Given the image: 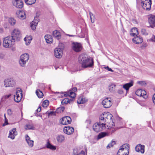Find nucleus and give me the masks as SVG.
<instances>
[{
  "mask_svg": "<svg viewBox=\"0 0 155 155\" xmlns=\"http://www.w3.org/2000/svg\"><path fill=\"white\" fill-rule=\"evenodd\" d=\"M78 61L79 63L81 64L82 67L83 68H91L94 65L93 58L88 57L84 54H82L79 55Z\"/></svg>",
  "mask_w": 155,
  "mask_h": 155,
  "instance_id": "obj_1",
  "label": "nucleus"
},
{
  "mask_svg": "<svg viewBox=\"0 0 155 155\" xmlns=\"http://www.w3.org/2000/svg\"><path fill=\"white\" fill-rule=\"evenodd\" d=\"M112 115L109 112L104 113L101 115L99 120L101 121V123L106 124L105 123H110V122H113V120L112 119Z\"/></svg>",
  "mask_w": 155,
  "mask_h": 155,
  "instance_id": "obj_2",
  "label": "nucleus"
},
{
  "mask_svg": "<svg viewBox=\"0 0 155 155\" xmlns=\"http://www.w3.org/2000/svg\"><path fill=\"white\" fill-rule=\"evenodd\" d=\"M15 41L10 36L4 38L3 41V45L5 48L11 47L15 44Z\"/></svg>",
  "mask_w": 155,
  "mask_h": 155,
  "instance_id": "obj_3",
  "label": "nucleus"
},
{
  "mask_svg": "<svg viewBox=\"0 0 155 155\" xmlns=\"http://www.w3.org/2000/svg\"><path fill=\"white\" fill-rule=\"evenodd\" d=\"M129 144L125 143L121 146L117 155H128L129 153Z\"/></svg>",
  "mask_w": 155,
  "mask_h": 155,
  "instance_id": "obj_4",
  "label": "nucleus"
},
{
  "mask_svg": "<svg viewBox=\"0 0 155 155\" xmlns=\"http://www.w3.org/2000/svg\"><path fill=\"white\" fill-rule=\"evenodd\" d=\"M105 124H104L102 123H101V121L100 120L99 122L95 123L93 126V130L97 132L102 131L103 130L105 129L106 127Z\"/></svg>",
  "mask_w": 155,
  "mask_h": 155,
  "instance_id": "obj_5",
  "label": "nucleus"
},
{
  "mask_svg": "<svg viewBox=\"0 0 155 155\" xmlns=\"http://www.w3.org/2000/svg\"><path fill=\"white\" fill-rule=\"evenodd\" d=\"M29 58V56L28 54L25 53L22 54L20 57L19 61L20 65L22 67H25Z\"/></svg>",
  "mask_w": 155,
  "mask_h": 155,
  "instance_id": "obj_6",
  "label": "nucleus"
},
{
  "mask_svg": "<svg viewBox=\"0 0 155 155\" xmlns=\"http://www.w3.org/2000/svg\"><path fill=\"white\" fill-rule=\"evenodd\" d=\"M10 36L12 37L15 41H19L21 38L20 31L18 29H14L12 33L11 36Z\"/></svg>",
  "mask_w": 155,
  "mask_h": 155,
  "instance_id": "obj_7",
  "label": "nucleus"
},
{
  "mask_svg": "<svg viewBox=\"0 0 155 155\" xmlns=\"http://www.w3.org/2000/svg\"><path fill=\"white\" fill-rule=\"evenodd\" d=\"M151 0H141V5L143 8L146 10L151 9L152 4Z\"/></svg>",
  "mask_w": 155,
  "mask_h": 155,
  "instance_id": "obj_8",
  "label": "nucleus"
},
{
  "mask_svg": "<svg viewBox=\"0 0 155 155\" xmlns=\"http://www.w3.org/2000/svg\"><path fill=\"white\" fill-rule=\"evenodd\" d=\"M72 48L73 51L77 52L81 51L82 49V46L80 43L73 42L71 44Z\"/></svg>",
  "mask_w": 155,
  "mask_h": 155,
  "instance_id": "obj_9",
  "label": "nucleus"
},
{
  "mask_svg": "<svg viewBox=\"0 0 155 155\" xmlns=\"http://www.w3.org/2000/svg\"><path fill=\"white\" fill-rule=\"evenodd\" d=\"M102 104L105 108L110 107L112 104L110 98L107 97L104 99L102 102Z\"/></svg>",
  "mask_w": 155,
  "mask_h": 155,
  "instance_id": "obj_10",
  "label": "nucleus"
},
{
  "mask_svg": "<svg viewBox=\"0 0 155 155\" xmlns=\"http://www.w3.org/2000/svg\"><path fill=\"white\" fill-rule=\"evenodd\" d=\"M61 45H63L62 44ZM64 48V46H63L61 48H56L54 50V55L56 57L58 58H60L62 57V50Z\"/></svg>",
  "mask_w": 155,
  "mask_h": 155,
  "instance_id": "obj_11",
  "label": "nucleus"
},
{
  "mask_svg": "<svg viewBox=\"0 0 155 155\" xmlns=\"http://www.w3.org/2000/svg\"><path fill=\"white\" fill-rule=\"evenodd\" d=\"M22 94L21 90H17L15 95L14 96V101L16 102H19L22 98Z\"/></svg>",
  "mask_w": 155,
  "mask_h": 155,
  "instance_id": "obj_12",
  "label": "nucleus"
},
{
  "mask_svg": "<svg viewBox=\"0 0 155 155\" xmlns=\"http://www.w3.org/2000/svg\"><path fill=\"white\" fill-rule=\"evenodd\" d=\"M71 121V119L70 117H63L60 119V123L63 125H67L70 124Z\"/></svg>",
  "mask_w": 155,
  "mask_h": 155,
  "instance_id": "obj_13",
  "label": "nucleus"
},
{
  "mask_svg": "<svg viewBox=\"0 0 155 155\" xmlns=\"http://www.w3.org/2000/svg\"><path fill=\"white\" fill-rule=\"evenodd\" d=\"M148 22L151 28L155 27V15H150L148 16Z\"/></svg>",
  "mask_w": 155,
  "mask_h": 155,
  "instance_id": "obj_14",
  "label": "nucleus"
},
{
  "mask_svg": "<svg viewBox=\"0 0 155 155\" xmlns=\"http://www.w3.org/2000/svg\"><path fill=\"white\" fill-rule=\"evenodd\" d=\"M12 3L14 6L18 8H21L23 6V2L21 0H13Z\"/></svg>",
  "mask_w": 155,
  "mask_h": 155,
  "instance_id": "obj_15",
  "label": "nucleus"
},
{
  "mask_svg": "<svg viewBox=\"0 0 155 155\" xmlns=\"http://www.w3.org/2000/svg\"><path fill=\"white\" fill-rule=\"evenodd\" d=\"M135 93L138 96L143 97L144 98L146 99L147 97V93L144 90L139 89L136 91Z\"/></svg>",
  "mask_w": 155,
  "mask_h": 155,
  "instance_id": "obj_16",
  "label": "nucleus"
},
{
  "mask_svg": "<svg viewBox=\"0 0 155 155\" xmlns=\"http://www.w3.org/2000/svg\"><path fill=\"white\" fill-rule=\"evenodd\" d=\"M14 83L13 80L11 79L5 80L4 82L5 86L6 87H12Z\"/></svg>",
  "mask_w": 155,
  "mask_h": 155,
  "instance_id": "obj_17",
  "label": "nucleus"
},
{
  "mask_svg": "<svg viewBox=\"0 0 155 155\" xmlns=\"http://www.w3.org/2000/svg\"><path fill=\"white\" fill-rule=\"evenodd\" d=\"M74 131V128L71 127H65L64 129V132L68 135L71 134Z\"/></svg>",
  "mask_w": 155,
  "mask_h": 155,
  "instance_id": "obj_18",
  "label": "nucleus"
},
{
  "mask_svg": "<svg viewBox=\"0 0 155 155\" xmlns=\"http://www.w3.org/2000/svg\"><path fill=\"white\" fill-rule=\"evenodd\" d=\"M133 42L137 44H140L143 42V39L142 37L140 36H135L134 38L132 39Z\"/></svg>",
  "mask_w": 155,
  "mask_h": 155,
  "instance_id": "obj_19",
  "label": "nucleus"
},
{
  "mask_svg": "<svg viewBox=\"0 0 155 155\" xmlns=\"http://www.w3.org/2000/svg\"><path fill=\"white\" fill-rule=\"evenodd\" d=\"M17 135V133L16 128H14L9 131V135L8 137L12 139H14L15 136Z\"/></svg>",
  "mask_w": 155,
  "mask_h": 155,
  "instance_id": "obj_20",
  "label": "nucleus"
},
{
  "mask_svg": "<svg viewBox=\"0 0 155 155\" xmlns=\"http://www.w3.org/2000/svg\"><path fill=\"white\" fill-rule=\"evenodd\" d=\"M144 145L139 144L136 147L135 150L137 152H140L141 153H143L144 152Z\"/></svg>",
  "mask_w": 155,
  "mask_h": 155,
  "instance_id": "obj_21",
  "label": "nucleus"
},
{
  "mask_svg": "<svg viewBox=\"0 0 155 155\" xmlns=\"http://www.w3.org/2000/svg\"><path fill=\"white\" fill-rule=\"evenodd\" d=\"M25 140L28 144V146L30 147H32L34 146V141L30 140V138L27 134L25 136Z\"/></svg>",
  "mask_w": 155,
  "mask_h": 155,
  "instance_id": "obj_22",
  "label": "nucleus"
},
{
  "mask_svg": "<svg viewBox=\"0 0 155 155\" xmlns=\"http://www.w3.org/2000/svg\"><path fill=\"white\" fill-rule=\"evenodd\" d=\"M139 34V32L137 28H133L131 31V32L130 33V36L133 37L137 36Z\"/></svg>",
  "mask_w": 155,
  "mask_h": 155,
  "instance_id": "obj_23",
  "label": "nucleus"
},
{
  "mask_svg": "<svg viewBox=\"0 0 155 155\" xmlns=\"http://www.w3.org/2000/svg\"><path fill=\"white\" fill-rule=\"evenodd\" d=\"M133 85V82L131 81L129 83H126L122 85L123 86V87L127 91H128L129 88L132 86Z\"/></svg>",
  "mask_w": 155,
  "mask_h": 155,
  "instance_id": "obj_24",
  "label": "nucleus"
},
{
  "mask_svg": "<svg viewBox=\"0 0 155 155\" xmlns=\"http://www.w3.org/2000/svg\"><path fill=\"white\" fill-rule=\"evenodd\" d=\"M53 35L54 37L58 40H59L61 38V35L60 32L57 30H55L53 31Z\"/></svg>",
  "mask_w": 155,
  "mask_h": 155,
  "instance_id": "obj_25",
  "label": "nucleus"
},
{
  "mask_svg": "<svg viewBox=\"0 0 155 155\" xmlns=\"http://www.w3.org/2000/svg\"><path fill=\"white\" fill-rule=\"evenodd\" d=\"M45 38L46 42L48 43H50L53 41V39L51 36L49 35H45Z\"/></svg>",
  "mask_w": 155,
  "mask_h": 155,
  "instance_id": "obj_26",
  "label": "nucleus"
},
{
  "mask_svg": "<svg viewBox=\"0 0 155 155\" xmlns=\"http://www.w3.org/2000/svg\"><path fill=\"white\" fill-rule=\"evenodd\" d=\"M18 17L20 19H23L25 18V14L24 12L19 11L18 14Z\"/></svg>",
  "mask_w": 155,
  "mask_h": 155,
  "instance_id": "obj_27",
  "label": "nucleus"
},
{
  "mask_svg": "<svg viewBox=\"0 0 155 155\" xmlns=\"http://www.w3.org/2000/svg\"><path fill=\"white\" fill-rule=\"evenodd\" d=\"M87 101V100L84 97H80L78 98L77 102L78 104H84Z\"/></svg>",
  "mask_w": 155,
  "mask_h": 155,
  "instance_id": "obj_28",
  "label": "nucleus"
},
{
  "mask_svg": "<svg viewBox=\"0 0 155 155\" xmlns=\"http://www.w3.org/2000/svg\"><path fill=\"white\" fill-rule=\"evenodd\" d=\"M116 85L114 83H112L109 84L108 86L109 90L111 92H113L115 91Z\"/></svg>",
  "mask_w": 155,
  "mask_h": 155,
  "instance_id": "obj_29",
  "label": "nucleus"
},
{
  "mask_svg": "<svg viewBox=\"0 0 155 155\" xmlns=\"http://www.w3.org/2000/svg\"><path fill=\"white\" fill-rule=\"evenodd\" d=\"M64 136L61 135H59L56 137L57 140L58 142L61 143L64 140Z\"/></svg>",
  "mask_w": 155,
  "mask_h": 155,
  "instance_id": "obj_30",
  "label": "nucleus"
},
{
  "mask_svg": "<svg viewBox=\"0 0 155 155\" xmlns=\"http://www.w3.org/2000/svg\"><path fill=\"white\" fill-rule=\"evenodd\" d=\"M46 147L52 150H55L56 149V147L51 145L49 142L47 143Z\"/></svg>",
  "mask_w": 155,
  "mask_h": 155,
  "instance_id": "obj_31",
  "label": "nucleus"
},
{
  "mask_svg": "<svg viewBox=\"0 0 155 155\" xmlns=\"http://www.w3.org/2000/svg\"><path fill=\"white\" fill-rule=\"evenodd\" d=\"M36 94L38 97L39 98L42 97L43 96V93L40 90H37L36 91Z\"/></svg>",
  "mask_w": 155,
  "mask_h": 155,
  "instance_id": "obj_32",
  "label": "nucleus"
},
{
  "mask_svg": "<svg viewBox=\"0 0 155 155\" xmlns=\"http://www.w3.org/2000/svg\"><path fill=\"white\" fill-rule=\"evenodd\" d=\"M32 38L31 37H26L24 38V40L26 42V44L27 45H29L31 42Z\"/></svg>",
  "mask_w": 155,
  "mask_h": 155,
  "instance_id": "obj_33",
  "label": "nucleus"
},
{
  "mask_svg": "<svg viewBox=\"0 0 155 155\" xmlns=\"http://www.w3.org/2000/svg\"><path fill=\"white\" fill-rule=\"evenodd\" d=\"M25 129L26 130H34V127L32 125L30 124H27L25 127Z\"/></svg>",
  "mask_w": 155,
  "mask_h": 155,
  "instance_id": "obj_34",
  "label": "nucleus"
},
{
  "mask_svg": "<svg viewBox=\"0 0 155 155\" xmlns=\"http://www.w3.org/2000/svg\"><path fill=\"white\" fill-rule=\"evenodd\" d=\"M36 0H25V3L27 5H31L35 3Z\"/></svg>",
  "mask_w": 155,
  "mask_h": 155,
  "instance_id": "obj_35",
  "label": "nucleus"
},
{
  "mask_svg": "<svg viewBox=\"0 0 155 155\" xmlns=\"http://www.w3.org/2000/svg\"><path fill=\"white\" fill-rule=\"evenodd\" d=\"M8 21L11 25H14L16 23L15 20L12 18H9L8 20Z\"/></svg>",
  "mask_w": 155,
  "mask_h": 155,
  "instance_id": "obj_36",
  "label": "nucleus"
},
{
  "mask_svg": "<svg viewBox=\"0 0 155 155\" xmlns=\"http://www.w3.org/2000/svg\"><path fill=\"white\" fill-rule=\"evenodd\" d=\"M38 22L36 23L34 21H33L31 24V28L33 30H35L36 28V26L37 25Z\"/></svg>",
  "mask_w": 155,
  "mask_h": 155,
  "instance_id": "obj_37",
  "label": "nucleus"
},
{
  "mask_svg": "<svg viewBox=\"0 0 155 155\" xmlns=\"http://www.w3.org/2000/svg\"><path fill=\"white\" fill-rule=\"evenodd\" d=\"M107 134L105 132H101L97 136L98 139H100L102 138H103L106 135H107Z\"/></svg>",
  "mask_w": 155,
  "mask_h": 155,
  "instance_id": "obj_38",
  "label": "nucleus"
},
{
  "mask_svg": "<svg viewBox=\"0 0 155 155\" xmlns=\"http://www.w3.org/2000/svg\"><path fill=\"white\" fill-rule=\"evenodd\" d=\"M90 16L91 22L92 23H94L95 18V16L91 12H90Z\"/></svg>",
  "mask_w": 155,
  "mask_h": 155,
  "instance_id": "obj_39",
  "label": "nucleus"
},
{
  "mask_svg": "<svg viewBox=\"0 0 155 155\" xmlns=\"http://www.w3.org/2000/svg\"><path fill=\"white\" fill-rule=\"evenodd\" d=\"M64 109V107H59L57 109L56 112L58 113L61 112V111L63 112Z\"/></svg>",
  "mask_w": 155,
  "mask_h": 155,
  "instance_id": "obj_40",
  "label": "nucleus"
},
{
  "mask_svg": "<svg viewBox=\"0 0 155 155\" xmlns=\"http://www.w3.org/2000/svg\"><path fill=\"white\" fill-rule=\"evenodd\" d=\"M68 103H70V100L68 98H65L61 101V104L62 105L67 104Z\"/></svg>",
  "mask_w": 155,
  "mask_h": 155,
  "instance_id": "obj_41",
  "label": "nucleus"
},
{
  "mask_svg": "<svg viewBox=\"0 0 155 155\" xmlns=\"http://www.w3.org/2000/svg\"><path fill=\"white\" fill-rule=\"evenodd\" d=\"M116 143L115 141H114L112 140L110 143L107 146V148H109L113 146L114 144Z\"/></svg>",
  "mask_w": 155,
  "mask_h": 155,
  "instance_id": "obj_42",
  "label": "nucleus"
},
{
  "mask_svg": "<svg viewBox=\"0 0 155 155\" xmlns=\"http://www.w3.org/2000/svg\"><path fill=\"white\" fill-rule=\"evenodd\" d=\"M49 104V101L48 100H45L43 103V106L44 107H47Z\"/></svg>",
  "mask_w": 155,
  "mask_h": 155,
  "instance_id": "obj_43",
  "label": "nucleus"
},
{
  "mask_svg": "<svg viewBox=\"0 0 155 155\" xmlns=\"http://www.w3.org/2000/svg\"><path fill=\"white\" fill-rule=\"evenodd\" d=\"M141 33L142 34L145 35H148V33L147 31L144 28L141 29Z\"/></svg>",
  "mask_w": 155,
  "mask_h": 155,
  "instance_id": "obj_44",
  "label": "nucleus"
},
{
  "mask_svg": "<svg viewBox=\"0 0 155 155\" xmlns=\"http://www.w3.org/2000/svg\"><path fill=\"white\" fill-rule=\"evenodd\" d=\"M4 117H5V122L4 124L3 125V126H5L6 125L8 124V120L7 119L6 117L5 114H4Z\"/></svg>",
  "mask_w": 155,
  "mask_h": 155,
  "instance_id": "obj_45",
  "label": "nucleus"
},
{
  "mask_svg": "<svg viewBox=\"0 0 155 155\" xmlns=\"http://www.w3.org/2000/svg\"><path fill=\"white\" fill-rule=\"evenodd\" d=\"M69 96L71 98H74L75 96V93L73 92H70L69 93Z\"/></svg>",
  "mask_w": 155,
  "mask_h": 155,
  "instance_id": "obj_46",
  "label": "nucleus"
},
{
  "mask_svg": "<svg viewBox=\"0 0 155 155\" xmlns=\"http://www.w3.org/2000/svg\"><path fill=\"white\" fill-rule=\"evenodd\" d=\"M8 114L9 115H11L12 114V112L11 109H8L7 110Z\"/></svg>",
  "mask_w": 155,
  "mask_h": 155,
  "instance_id": "obj_47",
  "label": "nucleus"
},
{
  "mask_svg": "<svg viewBox=\"0 0 155 155\" xmlns=\"http://www.w3.org/2000/svg\"><path fill=\"white\" fill-rule=\"evenodd\" d=\"M149 41L155 42V36L153 35L151 38L150 39Z\"/></svg>",
  "mask_w": 155,
  "mask_h": 155,
  "instance_id": "obj_48",
  "label": "nucleus"
},
{
  "mask_svg": "<svg viewBox=\"0 0 155 155\" xmlns=\"http://www.w3.org/2000/svg\"><path fill=\"white\" fill-rule=\"evenodd\" d=\"M73 155H78L77 149H74L73 152Z\"/></svg>",
  "mask_w": 155,
  "mask_h": 155,
  "instance_id": "obj_49",
  "label": "nucleus"
},
{
  "mask_svg": "<svg viewBox=\"0 0 155 155\" xmlns=\"http://www.w3.org/2000/svg\"><path fill=\"white\" fill-rule=\"evenodd\" d=\"M105 69L107 70L108 71H110L111 72H113L114 71L112 70L111 68H109L108 66L104 68Z\"/></svg>",
  "mask_w": 155,
  "mask_h": 155,
  "instance_id": "obj_50",
  "label": "nucleus"
},
{
  "mask_svg": "<svg viewBox=\"0 0 155 155\" xmlns=\"http://www.w3.org/2000/svg\"><path fill=\"white\" fill-rule=\"evenodd\" d=\"M117 93L118 94H122L123 93V91L122 90L120 89L118 91Z\"/></svg>",
  "mask_w": 155,
  "mask_h": 155,
  "instance_id": "obj_51",
  "label": "nucleus"
},
{
  "mask_svg": "<svg viewBox=\"0 0 155 155\" xmlns=\"http://www.w3.org/2000/svg\"><path fill=\"white\" fill-rule=\"evenodd\" d=\"M85 123L87 124H90L91 123V121L90 120H87L86 121Z\"/></svg>",
  "mask_w": 155,
  "mask_h": 155,
  "instance_id": "obj_52",
  "label": "nucleus"
},
{
  "mask_svg": "<svg viewBox=\"0 0 155 155\" xmlns=\"http://www.w3.org/2000/svg\"><path fill=\"white\" fill-rule=\"evenodd\" d=\"M41 107H39L38 109H37L36 110V111L37 112H40L41 110Z\"/></svg>",
  "mask_w": 155,
  "mask_h": 155,
  "instance_id": "obj_53",
  "label": "nucleus"
},
{
  "mask_svg": "<svg viewBox=\"0 0 155 155\" xmlns=\"http://www.w3.org/2000/svg\"><path fill=\"white\" fill-rule=\"evenodd\" d=\"M153 103L155 104V94L153 95Z\"/></svg>",
  "mask_w": 155,
  "mask_h": 155,
  "instance_id": "obj_54",
  "label": "nucleus"
},
{
  "mask_svg": "<svg viewBox=\"0 0 155 155\" xmlns=\"http://www.w3.org/2000/svg\"><path fill=\"white\" fill-rule=\"evenodd\" d=\"M4 57V55L3 54L1 53L0 54V58L1 59H3Z\"/></svg>",
  "mask_w": 155,
  "mask_h": 155,
  "instance_id": "obj_55",
  "label": "nucleus"
},
{
  "mask_svg": "<svg viewBox=\"0 0 155 155\" xmlns=\"http://www.w3.org/2000/svg\"><path fill=\"white\" fill-rule=\"evenodd\" d=\"M11 96V94L7 95L5 96V99L8 98Z\"/></svg>",
  "mask_w": 155,
  "mask_h": 155,
  "instance_id": "obj_56",
  "label": "nucleus"
},
{
  "mask_svg": "<svg viewBox=\"0 0 155 155\" xmlns=\"http://www.w3.org/2000/svg\"><path fill=\"white\" fill-rule=\"evenodd\" d=\"M54 112H53V111H51V112H49L48 113V115H53L54 114Z\"/></svg>",
  "mask_w": 155,
  "mask_h": 155,
  "instance_id": "obj_57",
  "label": "nucleus"
},
{
  "mask_svg": "<svg viewBox=\"0 0 155 155\" xmlns=\"http://www.w3.org/2000/svg\"><path fill=\"white\" fill-rule=\"evenodd\" d=\"M77 89L76 87H74L73 88L72 90L74 91H75L77 90Z\"/></svg>",
  "mask_w": 155,
  "mask_h": 155,
  "instance_id": "obj_58",
  "label": "nucleus"
},
{
  "mask_svg": "<svg viewBox=\"0 0 155 155\" xmlns=\"http://www.w3.org/2000/svg\"><path fill=\"white\" fill-rule=\"evenodd\" d=\"M74 98H71V99H69L70 103H71V102L73 101V100H74Z\"/></svg>",
  "mask_w": 155,
  "mask_h": 155,
  "instance_id": "obj_59",
  "label": "nucleus"
},
{
  "mask_svg": "<svg viewBox=\"0 0 155 155\" xmlns=\"http://www.w3.org/2000/svg\"><path fill=\"white\" fill-rule=\"evenodd\" d=\"M35 115H36V116L37 117L39 116V117H42V116L41 115H40V114H37V113L36 114H35Z\"/></svg>",
  "mask_w": 155,
  "mask_h": 155,
  "instance_id": "obj_60",
  "label": "nucleus"
},
{
  "mask_svg": "<svg viewBox=\"0 0 155 155\" xmlns=\"http://www.w3.org/2000/svg\"><path fill=\"white\" fill-rule=\"evenodd\" d=\"M3 31V29L2 28H0V33H2Z\"/></svg>",
  "mask_w": 155,
  "mask_h": 155,
  "instance_id": "obj_61",
  "label": "nucleus"
},
{
  "mask_svg": "<svg viewBox=\"0 0 155 155\" xmlns=\"http://www.w3.org/2000/svg\"><path fill=\"white\" fill-rule=\"evenodd\" d=\"M68 95H69V94H64V96H65V97H67Z\"/></svg>",
  "mask_w": 155,
  "mask_h": 155,
  "instance_id": "obj_62",
  "label": "nucleus"
},
{
  "mask_svg": "<svg viewBox=\"0 0 155 155\" xmlns=\"http://www.w3.org/2000/svg\"><path fill=\"white\" fill-rule=\"evenodd\" d=\"M67 35L68 36H71V37H73V36H74V35H69V34Z\"/></svg>",
  "mask_w": 155,
  "mask_h": 155,
  "instance_id": "obj_63",
  "label": "nucleus"
},
{
  "mask_svg": "<svg viewBox=\"0 0 155 155\" xmlns=\"http://www.w3.org/2000/svg\"><path fill=\"white\" fill-rule=\"evenodd\" d=\"M143 81H141V82H139V83L140 84H142V83H143Z\"/></svg>",
  "mask_w": 155,
  "mask_h": 155,
  "instance_id": "obj_64",
  "label": "nucleus"
}]
</instances>
